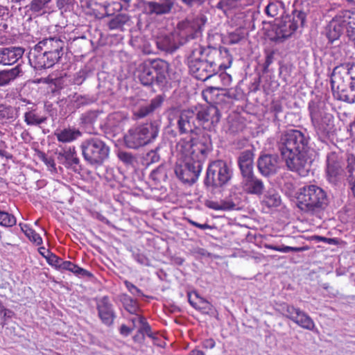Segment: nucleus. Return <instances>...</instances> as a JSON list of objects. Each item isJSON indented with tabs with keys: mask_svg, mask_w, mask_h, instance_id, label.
<instances>
[{
	"mask_svg": "<svg viewBox=\"0 0 355 355\" xmlns=\"http://www.w3.org/2000/svg\"><path fill=\"white\" fill-rule=\"evenodd\" d=\"M239 165L243 178L252 175L253 158L250 151L241 153L239 157Z\"/></svg>",
	"mask_w": 355,
	"mask_h": 355,
	"instance_id": "22",
	"label": "nucleus"
},
{
	"mask_svg": "<svg viewBox=\"0 0 355 355\" xmlns=\"http://www.w3.org/2000/svg\"><path fill=\"white\" fill-rule=\"evenodd\" d=\"M262 203L268 207H277L281 205L282 199L277 192L269 191L265 195Z\"/></svg>",
	"mask_w": 355,
	"mask_h": 355,
	"instance_id": "34",
	"label": "nucleus"
},
{
	"mask_svg": "<svg viewBox=\"0 0 355 355\" xmlns=\"http://www.w3.org/2000/svg\"><path fill=\"white\" fill-rule=\"evenodd\" d=\"M243 184L244 190L252 194L260 195L264 189L262 181L254 177L253 174L244 177Z\"/></svg>",
	"mask_w": 355,
	"mask_h": 355,
	"instance_id": "21",
	"label": "nucleus"
},
{
	"mask_svg": "<svg viewBox=\"0 0 355 355\" xmlns=\"http://www.w3.org/2000/svg\"><path fill=\"white\" fill-rule=\"evenodd\" d=\"M220 118L217 107L209 105L201 108L197 113V119L202 122H210L212 125L216 124Z\"/></svg>",
	"mask_w": 355,
	"mask_h": 355,
	"instance_id": "19",
	"label": "nucleus"
},
{
	"mask_svg": "<svg viewBox=\"0 0 355 355\" xmlns=\"http://www.w3.org/2000/svg\"><path fill=\"white\" fill-rule=\"evenodd\" d=\"M280 311L284 316L290 319L300 327L310 331L315 329V324L312 318L300 309L283 304L280 306Z\"/></svg>",
	"mask_w": 355,
	"mask_h": 355,
	"instance_id": "11",
	"label": "nucleus"
},
{
	"mask_svg": "<svg viewBox=\"0 0 355 355\" xmlns=\"http://www.w3.org/2000/svg\"><path fill=\"white\" fill-rule=\"evenodd\" d=\"M138 322L141 325L139 330V333L142 334H146L148 337L152 338L154 340L157 338L155 335L151 332V328L144 317L138 315Z\"/></svg>",
	"mask_w": 355,
	"mask_h": 355,
	"instance_id": "42",
	"label": "nucleus"
},
{
	"mask_svg": "<svg viewBox=\"0 0 355 355\" xmlns=\"http://www.w3.org/2000/svg\"><path fill=\"white\" fill-rule=\"evenodd\" d=\"M337 20L346 27L355 26V8L352 10H343L337 15Z\"/></svg>",
	"mask_w": 355,
	"mask_h": 355,
	"instance_id": "32",
	"label": "nucleus"
},
{
	"mask_svg": "<svg viewBox=\"0 0 355 355\" xmlns=\"http://www.w3.org/2000/svg\"><path fill=\"white\" fill-rule=\"evenodd\" d=\"M344 159L339 154L331 152L327 157V176L331 182H335L343 171Z\"/></svg>",
	"mask_w": 355,
	"mask_h": 355,
	"instance_id": "13",
	"label": "nucleus"
},
{
	"mask_svg": "<svg viewBox=\"0 0 355 355\" xmlns=\"http://www.w3.org/2000/svg\"><path fill=\"white\" fill-rule=\"evenodd\" d=\"M221 211H230L237 208V204L232 199H224L220 200Z\"/></svg>",
	"mask_w": 355,
	"mask_h": 355,
	"instance_id": "48",
	"label": "nucleus"
},
{
	"mask_svg": "<svg viewBox=\"0 0 355 355\" xmlns=\"http://www.w3.org/2000/svg\"><path fill=\"white\" fill-rule=\"evenodd\" d=\"M231 175V171L225 162L214 161L207 168L205 184L207 186L221 187L230 180Z\"/></svg>",
	"mask_w": 355,
	"mask_h": 355,
	"instance_id": "10",
	"label": "nucleus"
},
{
	"mask_svg": "<svg viewBox=\"0 0 355 355\" xmlns=\"http://www.w3.org/2000/svg\"><path fill=\"white\" fill-rule=\"evenodd\" d=\"M17 223L16 218L8 212L0 211V225L12 227Z\"/></svg>",
	"mask_w": 355,
	"mask_h": 355,
	"instance_id": "41",
	"label": "nucleus"
},
{
	"mask_svg": "<svg viewBox=\"0 0 355 355\" xmlns=\"http://www.w3.org/2000/svg\"><path fill=\"white\" fill-rule=\"evenodd\" d=\"M42 250L46 252L47 257L46 259L48 263L60 269V266L63 262V259L51 253L49 250L46 248H42Z\"/></svg>",
	"mask_w": 355,
	"mask_h": 355,
	"instance_id": "45",
	"label": "nucleus"
},
{
	"mask_svg": "<svg viewBox=\"0 0 355 355\" xmlns=\"http://www.w3.org/2000/svg\"><path fill=\"white\" fill-rule=\"evenodd\" d=\"M220 78H221V80L225 82V85H228L231 82V80H232L231 76H230L229 74L225 73H221L220 75Z\"/></svg>",
	"mask_w": 355,
	"mask_h": 355,
	"instance_id": "62",
	"label": "nucleus"
},
{
	"mask_svg": "<svg viewBox=\"0 0 355 355\" xmlns=\"http://www.w3.org/2000/svg\"><path fill=\"white\" fill-rule=\"evenodd\" d=\"M194 112L183 110L179 119V153L184 166L179 175L183 183L193 184L202 170L200 159L211 150V141L203 137L197 141V134L193 131Z\"/></svg>",
	"mask_w": 355,
	"mask_h": 355,
	"instance_id": "1",
	"label": "nucleus"
},
{
	"mask_svg": "<svg viewBox=\"0 0 355 355\" xmlns=\"http://www.w3.org/2000/svg\"><path fill=\"white\" fill-rule=\"evenodd\" d=\"M44 162H45V164L47 165V166H49L51 167H53L54 168L55 164V162L54 160L52 159V158H47V157H45L44 159Z\"/></svg>",
	"mask_w": 355,
	"mask_h": 355,
	"instance_id": "63",
	"label": "nucleus"
},
{
	"mask_svg": "<svg viewBox=\"0 0 355 355\" xmlns=\"http://www.w3.org/2000/svg\"><path fill=\"white\" fill-rule=\"evenodd\" d=\"M331 85L336 98L355 103V65L345 64L336 67L331 73Z\"/></svg>",
	"mask_w": 355,
	"mask_h": 355,
	"instance_id": "4",
	"label": "nucleus"
},
{
	"mask_svg": "<svg viewBox=\"0 0 355 355\" xmlns=\"http://www.w3.org/2000/svg\"><path fill=\"white\" fill-rule=\"evenodd\" d=\"M306 15L302 11H295L293 13V17L291 19L288 17V26L290 29L287 31L286 35H291L298 28L299 25H304L305 21Z\"/></svg>",
	"mask_w": 355,
	"mask_h": 355,
	"instance_id": "29",
	"label": "nucleus"
},
{
	"mask_svg": "<svg viewBox=\"0 0 355 355\" xmlns=\"http://www.w3.org/2000/svg\"><path fill=\"white\" fill-rule=\"evenodd\" d=\"M119 299L123 304V308L128 313L138 315L139 307L137 300L132 299L127 294H121L119 297Z\"/></svg>",
	"mask_w": 355,
	"mask_h": 355,
	"instance_id": "30",
	"label": "nucleus"
},
{
	"mask_svg": "<svg viewBox=\"0 0 355 355\" xmlns=\"http://www.w3.org/2000/svg\"><path fill=\"white\" fill-rule=\"evenodd\" d=\"M47 118L41 115L36 109H31L24 113V121L28 125H40L46 122Z\"/></svg>",
	"mask_w": 355,
	"mask_h": 355,
	"instance_id": "28",
	"label": "nucleus"
},
{
	"mask_svg": "<svg viewBox=\"0 0 355 355\" xmlns=\"http://www.w3.org/2000/svg\"><path fill=\"white\" fill-rule=\"evenodd\" d=\"M135 259L141 265L149 266L150 261L148 257L143 254H137L135 255Z\"/></svg>",
	"mask_w": 355,
	"mask_h": 355,
	"instance_id": "55",
	"label": "nucleus"
},
{
	"mask_svg": "<svg viewBox=\"0 0 355 355\" xmlns=\"http://www.w3.org/2000/svg\"><path fill=\"white\" fill-rule=\"evenodd\" d=\"M202 345L205 349H213L216 345V342L212 338H208L202 341Z\"/></svg>",
	"mask_w": 355,
	"mask_h": 355,
	"instance_id": "58",
	"label": "nucleus"
},
{
	"mask_svg": "<svg viewBox=\"0 0 355 355\" xmlns=\"http://www.w3.org/2000/svg\"><path fill=\"white\" fill-rule=\"evenodd\" d=\"M315 240L317 241H322L329 245H338L339 241L336 238H327L321 236H315Z\"/></svg>",
	"mask_w": 355,
	"mask_h": 355,
	"instance_id": "54",
	"label": "nucleus"
},
{
	"mask_svg": "<svg viewBox=\"0 0 355 355\" xmlns=\"http://www.w3.org/2000/svg\"><path fill=\"white\" fill-rule=\"evenodd\" d=\"M164 101V98L158 95L150 101L148 105L141 107L136 112L135 115L138 118H144L153 112L156 109L159 107Z\"/></svg>",
	"mask_w": 355,
	"mask_h": 355,
	"instance_id": "23",
	"label": "nucleus"
},
{
	"mask_svg": "<svg viewBox=\"0 0 355 355\" xmlns=\"http://www.w3.org/2000/svg\"><path fill=\"white\" fill-rule=\"evenodd\" d=\"M288 24V17H286L279 24V26L277 30V34L279 38L286 39L291 36V35H285V33L287 31H288V30L290 29Z\"/></svg>",
	"mask_w": 355,
	"mask_h": 355,
	"instance_id": "47",
	"label": "nucleus"
},
{
	"mask_svg": "<svg viewBox=\"0 0 355 355\" xmlns=\"http://www.w3.org/2000/svg\"><path fill=\"white\" fill-rule=\"evenodd\" d=\"M21 73L20 65L8 70L0 71V87L8 85Z\"/></svg>",
	"mask_w": 355,
	"mask_h": 355,
	"instance_id": "26",
	"label": "nucleus"
},
{
	"mask_svg": "<svg viewBox=\"0 0 355 355\" xmlns=\"http://www.w3.org/2000/svg\"><path fill=\"white\" fill-rule=\"evenodd\" d=\"M14 109L10 105H0V120L11 119L14 117Z\"/></svg>",
	"mask_w": 355,
	"mask_h": 355,
	"instance_id": "46",
	"label": "nucleus"
},
{
	"mask_svg": "<svg viewBox=\"0 0 355 355\" xmlns=\"http://www.w3.org/2000/svg\"><path fill=\"white\" fill-rule=\"evenodd\" d=\"M24 53L21 47L11 46L3 48L0 51V64L11 65L21 58Z\"/></svg>",
	"mask_w": 355,
	"mask_h": 355,
	"instance_id": "17",
	"label": "nucleus"
},
{
	"mask_svg": "<svg viewBox=\"0 0 355 355\" xmlns=\"http://www.w3.org/2000/svg\"><path fill=\"white\" fill-rule=\"evenodd\" d=\"M191 224H192L193 226L195 227H197L201 230H208V229H211V226L207 223H204V224H200L198 223H196L195 221H193V220H190L189 221Z\"/></svg>",
	"mask_w": 355,
	"mask_h": 355,
	"instance_id": "60",
	"label": "nucleus"
},
{
	"mask_svg": "<svg viewBox=\"0 0 355 355\" xmlns=\"http://www.w3.org/2000/svg\"><path fill=\"white\" fill-rule=\"evenodd\" d=\"M147 159L150 162L154 163L159 160V155L157 154V150H151L147 154Z\"/></svg>",
	"mask_w": 355,
	"mask_h": 355,
	"instance_id": "57",
	"label": "nucleus"
},
{
	"mask_svg": "<svg viewBox=\"0 0 355 355\" xmlns=\"http://www.w3.org/2000/svg\"><path fill=\"white\" fill-rule=\"evenodd\" d=\"M220 200L215 201V200H207L205 202V205L207 207L216 210V211H221L220 206Z\"/></svg>",
	"mask_w": 355,
	"mask_h": 355,
	"instance_id": "56",
	"label": "nucleus"
},
{
	"mask_svg": "<svg viewBox=\"0 0 355 355\" xmlns=\"http://www.w3.org/2000/svg\"><path fill=\"white\" fill-rule=\"evenodd\" d=\"M58 159L67 168L76 166L80 162L75 147H69L60 150L58 153Z\"/></svg>",
	"mask_w": 355,
	"mask_h": 355,
	"instance_id": "20",
	"label": "nucleus"
},
{
	"mask_svg": "<svg viewBox=\"0 0 355 355\" xmlns=\"http://www.w3.org/2000/svg\"><path fill=\"white\" fill-rule=\"evenodd\" d=\"M167 63L162 60H148L140 64L135 76L144 86L162 85L166 80Z\"/></svg>",
	"mask_w": 355,
	"mask_h": 355,
	"instance_id": "7",
	"label": "nucleus"
},
{
	"mask_svg": "<svg viewBox=\"0 0 355 355\" xmlns=\"http://www.w3.org/2000/svg\"><path fill=\"white\" fill-rule=\"evenodd\" d=\"M345 28L343 23L337 20V15L332 19L329 25V30L327 32V37L331 42L338 40L342 35Z\"/></svg>",
	"mask_w": 355,
	"mask_h": 355,
	"instance_id": "27",
	"label": "nucleus"
},
{
	"mask_svg": "<svg viewBox=\"0 0 355 355\" xmlns=\"http://www.w3.org/2000/svg\"><path fill=\"white\" fill-rule=\"evenodd\" d=\"M124 284L132 295L137 297L144 296L143 292L129 281L125 280Z\"/></svg>",
	"mask_w": 355,
	"mask_h": 355,
	"instance_id": "49",
	"label": "nucleus"
},
{
	"mask_svg": "<svg viewBox=\"0 0 355 355\" xmlns=\"http://www.w3.org/2000/svg\"><path fill=\"white\" fill-rule=\"evenodd\" d=\"M278 159L276 155H265L259 157L258 168L263 175H269L276 171Z\"/></svg>",
	"mask_w": 355,
	"mask_h": 355,
	"instance_id": "18",
	"label": "nucleus"
},
{
	"mask_svg": "<svg viewBox=\"0 0 355 355\" xmlns=\"http://www.w3.org/2000/svg\"><path fill=\"white\" fill-rule=\"evenodd\" d=\"M103 8L106 16H112L116 12L121 11L123 8V6L119 1L111 0L110 2H105L103 3Z\"/></svg>",
	"mask_w": 355,
	"mask_h": 355,
	"instance_id": "39",
	"label": "nucleus"
},
{
	"mask_svg": "<svg viewBox=\"0 0 355 355\" xmlns=\"http://www.w3.org/2000/svg\"><path fill=\"white\" fill-rule=\"evenodd\" d=\"M52 0H31L29 4V10L34 13L41 12L47 8Z\"/></svg>",
	"mask_w": 355,
	"mask_h": 355,
	"instance_id": "40",
	"label": "nucleus"
},
{
	"mask_svg": "<svg viewBox=\"0 0 355 355\" xmlns=\"http://www.w3.org/2000/svg\"><path fill=\"white\" fill-rule=\"evenodd\" d=\"M55 135L59 141L62 143H69L81 137L82 132L77 128H68L55 132Z\"/></svg>",
	"mask_w": 355,
	"mask_h": 355,
	"instance_id": "24",
	"label": "nucleus"
},
{
	"mask_svg": "<svg viewBox=\"0 0 355 355\" xmlns=\"http://www.w3.org/2000/svg\"><path fill=\"white\" fill-rule=\"evenodd\" d=\"M297 207L306 212L324 209L328 205L326 192L320 187L311 184L300 188L296 193Z\"/></svg>",
	"mask_w": 355,
	"mask_h": 355,
	"instance_id": "6",
	"label": "nucleus"
},
{
	"mask_svg": "<svg viewBox=\"0 0 355 355\" xmlns=\"http://www.w3.org/2000/svg\"><path fill=\"white\" fill-rule=\"evenodd\" d=\"M94 101L93 98L88 96L77 95L76 96L75 102L77 105H85L92 103Z\"/></svg>",
	"mask_w": 355,
	"mask_h": 355,
	"instance_id": "51",
	"label": "nucleus"
},
{
	"mask_svg": "<svg viewBox=\"0 0 355 355\" xmlns=\"http://www.w3.org/2000/svg\"><path fill=\"white\" fill-rule=\"evenodd\" d=\"M308 108L316 136L326 143L336 130L334 116L327 112L324 102L321 101H311Z\"/></svg>",
	"mask_w": 355,
	"mask_h": 355,
	"instance_id": "5",
	"label": "nucleus"
},
{
	"mask_svg": "<svg viewBox=\"0 0 355 355\" xmlns=\"http://www.w3.org/2000/svg\"><path fill=\"white\" fill-rule=\"evenodd\" d=\"M166 115L168 120V125L166 129L167 133L175 137V132L171 129V127L178 124V109L175 107L170 108L166 112Z\"/></svg>",
	"mask_w": 355,
	"mask_h": 355,
	"instance_id": "36",
	"label": "nucleus"
},
{
	"mask_svg": "<svg viewBox=\"0 0 355 355\" xmlns=\"http://www.w3.org/2000/svg\"><path fill=\"white\" fill-rule=\"evenodd\" d=\"M218 55L219 52L216 49L198 46L188 58L190 72L196 79L202 81L207 80L217 73L218 69L223 68L221 63H217L215 60L216 57Z\"/></svg>",
	"mask_w": 355,
	"mask_h": 355,
	"instance_id": "3",
	"label": "nucleus"
},
{
	"mask_svg": "<svg viewBox=\"0 0 355 355\" xmlns=\"http://www.w3.org/2000/svg\"><path fill=\"white\" fill-rule=\"evenodd\" d=\"M28 60L31 65L38 70L52 67L58 61L55 55L45 53L40 48H37V45L31 50Z\"/></svg>",
	"mask_w": 355,
	"mask_h": 355,
	"instance_id": "12",
	"label": "nucleus"
},
{
	"mask_svg": "<svg viewBox=\"0 0 355 355\" xmlns=\"http://www.w3.org/2000/svg\"><path fill=\"white\" fill-rule=\"evenodd\" d=\"M21 230L26 234V236L32 242L36 243L37 245H40L42 243V239L40 236L39 234L35 232V230L31 229L28 225L26 224H20Z\"/></svg>",
	"mask_w": 355,
	"mask_h": 355,
	"instance_id": "37",
	"label": "nucleus"
},
{
	"mask_svg": "<svg viewBox=\"0 0 355 355\" xmlns=\"http://www.w3.org/2000/svg\"><path fill=\"white\" fill-rule=\"evenodd\" d=\"M76 275L80 277H92L93 275L88 270L83 269L78 266L77 269V272L75 273Z\"/></svg>",
	"mask_w": 355,
	"mask_h": 355,
	"instance_id": "59",
	"label": "nucleus"
},
{
	"mask_svg": "<svg viewBox=\"0 0 355 355\" xmlns=\"http://www.w3.org/2000/svg\"><path fill=\"white\" fill-rule=\"evenodd\" d=\"M96 309L98 315L104 324L110 326L113 324L116 315L108 296H103L96 300Z\"/></svg>",
	"mask_w": 355,
	"mask_h": 355,
	"instance_id": "14",
	"label": "nucleus"
},
{
	"mask_svg": "<svg viewBox=\"0 0 355 355\" xmlns=\"http://www.w3.org/2000/svg\"><path fill=\"white\" fill-rule=\"evenodd\" d=\"M132 331V329L127 327L125 324H122L120 327V333L124 336H128L131 333Z\"/></svg>",
	"mask_w": 355,
	"mask_h": 355,
	"instance_id": "61",
	"label": "nucleus"
},
{
	"mask_svg": "<svg viewBox=\"0 0 355 355\" xmlns=\"http://www.w3.org/2000/svg\"><path fill=\"white\" fill-rule=\"evenodd\" d=\"M130 20L129 15L126 14H118L112 18L108 22L110 30L122 29L123 26Z\"/></svg>",
	"mask_w": 355,
	"mask_h": 355,
	"instance_id": "33",
	"label": "nucleus"
},
{
	"mask_svg": "<svg viewBox=\"0 0 355 355\" xmlns=\"http://www.w3.org/2000/svg\"><path fill=\"white\" fill-rule=\"evenodd\" d=\"M263 247L267 249L272 250L283 252V253H287L289 252H304V251L309 250V248L307 246L291 247V246H286V245H282V246H277V245H273L268 244V243H264Z\"/></svg>",
	"mask_w": 355,
	"mask_h": 355,
	"instance_id": "35",
	"label": "nucleus"
},
{
	"mask_svg": "<svg viewBox=\"0 0 355 355\" xmlns=\"http://www.w3.org/2000/svg\"><path fill=\"white\" fill-rule=\"evenodd\" d=\"M349 41L352 44V45L355 47V30L353 29L352 31V33L349 35Z\"/></svg>",
	"mask_w": 355,
	"mask_h": 355,
	"instance_id": "64",
	"label": "nucleus"
},
{
	"mask_svg": "<svg viewBox=\"0 0 355 355\" xmlns=\"http://www.w3.org/2000/svg\"><path fill=\"white\" fill-rule=\"evenodd\" d=\"M150 178L155 184L166 181L167 179V174L165 167L159 166L156 169L153 170L150 175Z\"/></svg>",
	"mask_w": 355,
	"mask_h": 355,
	"instance_id": "38",
	"label": "nucleus"
},
{
	"mask_svg": "<svg viewBox=\"0 0 355 355\" xmlns=\"http://www.w3.org/2000/svg\"><path fill=\"white\" fill-rule=\"evenodd\" d=\"M347 170L350 173L349 178H352L349 180L352 192L355 197V157H351L348 159Z\"/></svg>",
	"mask_w": 355,
	"mask_h": 355,
	"instance_id": "43",
	"label": "nucleus"
},
{
	"mask_svg": "<svg viewBox=\"0 0 355 355\" xmlns=\"http://www.w3.org/2000/svg\"><path fill=\"white\" fill-rule=\"evenodd\" d=\"M118 157L121 162H123L125 164H132L135 160V157L132 156L131 153L123 151L119 153Z\"/></svg>",
	"mask_w": 355,
	"mask_h": 355,
	"instance_id": "50",
	"label": "nucleus"
},
{
	"mask_svg": "<svg viewBox=\"0 0 355 355\" xmlns=\"http://www.w3.org/2000/svg\"><path fill=\"white\" fill-rule=\"evenodd\" d=\"M158 132V126L152 123L133 126L123 137L125 145L129 148L137 149L153 141Z\"/></svg>",
	"mask_w": 355,
	"mask_h": 355,
	"instance_id": "9",
	"label": "nucleus"
},
{
	"mask_svg": "<svg viewBox=\"0 0 355 355\" xmlns=\"http://www.w3.org/2000/svg\"><path fill=\"white\" fill-rule=\"evenodd\" d=\"M36 45L37 48H40V50H43L45 53L49 55H55V59L59 60L63 54L62 51L64 46V42L60 37H50L43 39Z\"/></svg>",
	"mask_w": 355,
	"mask_h": 355,
	"instance_id": "15",
	"label": "nucleus"
},
{
	"mask_svg": "<svg viewBox=\"0 0 355 355\" xmlns=\"http://www.w3.org/2000/svg\"><path fill=\"white\" fill-rule=\"evenodd\" d=\"M308 144V137L298 130L283 132L277 141L287 167L303 177L306 176L311 169V160L307 155Z\"/></svg>",
	"mask_w": 355,
	"mask_h": 355,
	"instance_id": "2",
	"label": "nucleus"
},
{
	"mask_svg": "<svg viewBox=\"0 0 355 355\" xmlns=\"http://www.w3.org/2000/svg\"><path fill=\"white\" fill-rule=\"evenodd\" d=\"M156 43L157 47L160 50L166 51V53H172L177 49L175 36L173 34L158 38Z\"/></svg>",
	"mask_w": 355,
	"mask_h": 355,
	"instance_id": "25",
	"label": "nucleus"
},
{
	"mask_svg": "<svg viewBox=\"0 0 355 355\" xmlns=\"http://www.w3.org/2000/svg\"><path fill=\"white\" fill-rule=\"evenodd\" d=\"M243 38V34L239 31L230 33L229 39L231 44L239 43Z\"/></svg>",
	"mask_w": 355,
	"mask_h": 355,
	"instance_id": "53",
	"label": "nucleus"
},
{
	"mask_svg": "<svg viewBox=\"0 0 355 355\" xmlns=\"http://www.w3.org/2000/svg\"><path fill=\"white\" fill-rule=\"evenodd\" d=\"M174 5L173 0L144 1V10L148 15H162L169 13Z\"/></svg>",
	"mask_w": 355,
	"mask_h": 355,
	"instance_id": "16",
	"label": "nucleus"
},
{
	"mask_svg": "<svg viewBox=\"0 0 355 355\" xmlns=\"http://www.w3.org/2000/svg\"><path fill=\"white\" fill-rule=\"evenodd\" d=\"M103 113V111L98 110L87 111L82 114L80 116V122L85 126L92 125L98 121L99 117Z\"/></svg>",
	"mask_w": 355,
	"mask_h": 355,
	"instance_id": "31",
	"label": "nucleus"
},
{
	"mask_svg": "<svg viewBox=\"0 0 355 355\" xmlns=\"http://www.w3.org/2000/svg\"><path fill=\"white\" fill-rule=\"evenodd\" d=\"M78 268V266L74 264L73 263L69 261H64V260H63L62 265L60 266V269L71 271V272H73L74 274L76 273V272H77Z\"/></svg>",
	"mask_w": 355,
	"mask_h": 355,
	"instance_id": "52",
	"label": "nucleus"
},
{
	"mask_svg": "<svg viewBox=\"0 0 355 355\" xmlns=\"http://www.w3.org/2000/svg\"><path fill=\"white\" fill-rule=\"evenodd\" d=\"M84 159L90 165L101 166L109 157L110 148L99 136L84 139L80 146Z\"/></svg>",
	"mask_w": 355,
	"mask_h": 355,
	"instance_id": "8",
	"label": "nucleus"
},
{
	"mask_svg": "<svg viewBox=\"0 0 355 355\" xmlns=\"http://www.w3.org/2000/svg\"><path fill=\"white\" fill-rule=\"evenodd\" d=\"M280 7V2L270 1L266 7L265 12L268 17H274L278 15Z\"/></svg>",
	"mask_w": 355,
	"mask_h": 355,
	"instance_id": "44",
	"label": "nucleus"
}]
</instances>
